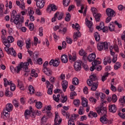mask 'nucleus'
<instances>
[{"mask_svg":"<svg viewBox=\"0 0 125 125\" xmlns=\"http://www.w3.org/2000/svg\"><path fill=\"white\" fill-rule=\"evenodd\" d=\"M96 110L100 116H103L100 118V122H101L102 124H108V121L106 118V116L107 115V108L103 106V103H102L101 105L96 108Z\"/></svg>","mask_w":125,"mask_h":125,"instance_id":"obj_1","label":"nucleus"},{"mask_svg":"<svg viewBox=\"0 0 125 125\" xmlns=\"http://www.w3.org/2000/svg\"><path fill=\"white\" fill-rule=\"evenodd\" d=\"M87 84L89 86H91V90L95 91L98 87V80L96 74H91L89 76V79L87 81Z\"/></svg>","mask_w":125,"mask_h":125,"instance_id":"obj_2","label":"nucleus"},{"mask_svg":"<svg viewBox=\"0 0 125 125\" xmlns=\"http://www.w3.org/2000/svg\"><path fill=\"white\" fill-rule=\"evenodd\" d=\"M11 22H14L16 25H21L22 23H24V17L21 16L20 17V15H18L15 10L12 11V13L10 19Z\"/></svg>","mask_w":125,"mask_h":125,"instance_id":"obj_3","label":"nucleus"},{"mask_svg":"<svg viewBox=\"0 0 125 125\" xmlns=\"http://www.w3.org/2000/svg\"><path fill=\"white\" fill-rule=\"evenodd\" d=\"M3 43L6 46L4 48V50L5 51H6V52H8V53H9L12 55H13V56H16L17 55L15 50H14L13 48H9V46H10V44L9 43L7 44V43L6 42V41H5L4 43Z\"/></svg>","mask_w":125,"mask_h":125,"instance_id":"obj_4","label":"nucleus"},{"mask_svg":"<svg viewBox=\"0 0 125 125\" xmlns=\"http://www.w3.org/2000/svg\"><path fill=\"white\" fill-rule=\"evenodd\" d=\"M82 105L83 106H81L78 110V114L79 115H83L84 114V109L83 107H87V99L85 98H82Z\"/></svg>","mask_w":125,"mask_h":125,"instance_id":"obj_5","label":"nucleus"},{"mask_svg":"<svg viewBox=\"0 0 125 125\" xmlns=\"http://www.w3.org/2000/svg\"><path fill=\"white\" fill-rule=\"evenodd\" d=\"M98 49L100 51L102 50H107L108 49V43L107 42H102L98 43Z\"/></svg>","mask_w":125,"mask_h":125,"instance_id":"obj_6","label":"nucleus"},{"mask_svg":"<svg viewBox=\"0 0 125 125\" xmlns=\"http://www.w3.org/2000/svg\"><path fill=\"white\" fill-rule=\"evenodd\" d=\"M91 10L93 13V15L95 19L96 22H99L100 21V18L101 17V15L100 14H96L97 12V9L96 8H91Z\"/></svg>","mask_w":125,"mask_h":125,"instance_id":"obj_7","label":"nucleus"},{"mask_svg":"<svg viewBox=\"0 0 125 125\" xmlns=\"http://www.w3.org/2000/svg\"><path fill=\"white\" fill-rule=\"evenodd\" d=\"M27 14L29 16L30 21H35V17H34V14H35V12L34 11V9L31 7L28 8L27 9Z\"/></svg>","mask_w":125,"mask_h":125,"instance_id":"obj_8","label":"nucleus"},{"mask_svg":"<svg viewBox=\"0 0 125 125\" xmlns=\"http://www.w3.org/2000/svg\"><path fill=\"white\" fill-rule=\"evenodd\" d=\"M28 66H29V63L27 62H21V64H19V67H20V70H21L22 68H23V70H25V72H29V69L28 68Z\"/></svg>","mask_w":125,"mask_h":125,"instance_id":"obj_9","label":"nucleus"},{"mask_svg":"<svg viewBox=\"0 0 125 125\" xmlns=\"http://www.w3.org/2000/svg\"><path fill=\"white\" fill-rule=\"evenodd\" d=\"M68 58L70 62H75L77 60V52L73 51L71 54H68Z\"/></svg>","mask_w":125,"mask_h":125,"instance_id":"obj_10","label":"nucleus"},{"mask_svg":"<svg viewBox=\"0 0 125 125\" xmlns=\"http://www.w3.org/2000/svg\"><path fill=\"white\" fill-rule=\"evenodd\" d=\"M62 122V119H60V117L58 115V113L55 112V117L54 119V125H59Z\"/></svg>","mask_w":125,"mask_h":125,"instance_id":"obj_11","label":"nucleus"},{"mask_svg":"<svg viewBox=\"0 0 125 125\" xmlns=\"http://www.w3.org/2000/svg\"><path fill=\"white\" fill-rule=\"evenodd\" d=\"M74 67L76 71H80L82 69V61H77L75 62L74 64Z\"/></svg>","mask_w":125,"mask_h":125,"instance_id":"obj_12","label":"nucleus"},{"mask_svg":"<svg viewBox=\"0 0 125 125\" xmlns=\"http://www.w3.org/2000/svg\"><path fill=\"white\" fill-rule=\"evenodd\" d=\"M45 4V0H38V2L36 3L37 7L42 9L44 6Z\"/></svg>","mask_w":125,"mask_h":125,"instance_id":"obj_13","label":"nucleus"},{"mask_svg":"<svg viewBox=\"0 0 125 125\" xmlns=\"http://www.w3.org/2000/svg\"><path fill=\"white\" fill-rule=\"evenodd\" d=\"M4 42H6L7 44H8V43H9V44H10V43H11V42H14V38H13V37H12V36H8L7 37V39H5L3 38V43H4Z\"/></svg>","mask_w":125,"mask_h":125,"instance_id":"obj_14","label":"nucleus"},{"mask_svg":"<svg viewBox=\"0 0 125 125\" xmlns=\"http://www.w3.org/2000/svg\"><path fill=\"white\" fill-rule=\"evenodd\" d=\"M106 12L108 17H114V15H115V12L112 9L107 8L106 10Z\"/></svg>","mask_w":125,"mask_h":125,"instance_id":"obj_15","label":"nucleus"},{"mask_svg":"<svg viewBox=\"0 0 125 125\" xmlns=\"http://www.w3.org/2000/svg\"><path fill=\"white\" fill-rule=\"evenodd\" d=\"M46 10L47 12H50L51 11H56V10H57V8H56V6L55 5L51 4L47 7Z\"/></svg>","mask_w":125,"mask_h":125,"instance_id":"obj_16","label":"nucleus"},{"mask_svg":"<svg viewBox=\"0 0 125 125\" xmlns=\"http://www.w3.org/2000/svg\"><path fill=\"white\" fill-rule=\"evenodd\" d=\"M59 61L58 59H57V60H51L50 62H49V65H53V66H54V67H58V66H59Z\"/></svg>","mask_w":125,"mask_h":125,"instance_id":"obj_17","label":"nucleus"},{"mask_svg":"<svg viewBox=\"0 0 125 125\" xmlns=\"http://www.w3.org/2000/svg\"><path fill=\"white\" fill-rule=\"evenodd\" d=\"M42 72L45 75H46V76H48L49 77L52 75V71L49 68H43Z\"/></svg>","mask_w":125,"mask_h":125,"instance_id":"obj_18","label":"nucleus"},{"mask_svg":"<svg viewBox=\"0 0 125 125\" xmlns=\"http://www.w3.org/2000/svg\"><path fill=\"white\" fill-rule=\"evenodd\" d=\"M109 111L111 113H116L117 112V106L115 104H109L108 106Z\"/></svg>","mask_w":125,"mask_h":125,"instance_id":"obj_19","label":"nucleus"},{"mask_svg":"<svg viewBox=\"0 0 125 125\" xmlns=\"http://www.w3.org/2000/svg\"><path fill=\"white\" fill-rule=\"evenodd\" d=\"M95 58H96V55H95V53H91L87 57V59L89 62H92L93 61H95Z\"/></svg>","mask_w":125,"mask_h":125,"instance_id":"obj_20","label":"nucleus"},{"mask_svg":"<svg viewBox=\"0 0 125 125\" xmlns=\"http://www.w3.org/2000/svg\"><path fill=\"white\" fill-rule=\"evenodd\" d=\"M95 96L98 99V98H99V97H100L102 99V101H103V100H104V99L106 98V96H105V94L103 93H96Z\"/></svg>","mask_w":125,"mask_h":125,"instance_id":"obj_21","label":"nucleus"},{"mask_svg":"<svg viewBox=\"0 0 125 125\" xmlns=\"http://www.w3.org/2000/svg\"><path fill=\"white\" fill-rule=\"evenodd\" d=\"M10 69L11 70V72L12 73L16 72V73H19L20 70V67H19V65H18V66L14 68V66H11L10 67Z\"/></svg>","mask_w":125,"mask_h":125,"instance_id":"obj_22","label":"nucleus"},{"mask_svg":"<svg viewBox=\"0 0 125 125\" xmlns=\"http://www.w3.org/2000/svg\"><path fill=\"white\" fill-rule=\"evenodd\" d=\"M4 110H5L6 112H11L13 110V105L11 104H7L6 105L5 109Z\"/></svg>","mask_w":125,"mask_h":125,"instance_id":"obj_23","label":"nucleus"},{"mask_svg":"<svg viewBox=\"0 0 125 125\" xmlns=\"http://www.w3.org/2000/svg\"><path fill=\"white\" fill-rule=\"evenodd\" d=\"M64 16V14L63 13H60L59 12H57L55 14V17H57L58 20H61L63 18V16Z\"/></svg>","mask_w":125,"mask_h":125,"instance_id":"obj_24","label":"nucleus"},{"mask_svg":"<svg viewBox=\"0 0 125 125\" xmlns=\"http://www.w3.org/2000/svg\"><path fill=\"white\" fill-rule=\"evenodd\" d=\"M62 86L63 91H66V89H67V87H68V82L66 80H63Z\"/></svg>","mask_w":125,"mask_h":125,"instance_id":"obj_25","label":"nucleus"},{"mask_svg":"<svg viewBox=\"0 0 125 125\" xmlns=\"http://www.w3.org/2000/svg\"><path fill=\"white\" fill-rule=\"evenodd\" d=\"M47 116L46 115H44L42 118H41V125H45V124H46V122H47L48 120Z\"/></svg>","mask_w":125,"mask_h":125,"instance_id":"obj_26","label":"nucleus"},{"mask_svg":"<svg viewBox=\"0 0 125 125\" xmlns=\"http://www.w3.org/2000/svg\"><path fill=\"white\" fill-rule=\"evenodd\" d=\"M61 59L62 63H67L68 62V56L66 55H63L61 57Z\"/></svg>","mask_w":125,"mask_h":125,"instance_id":"obj_27","label":"nucleus"},{"mask_svg":"<svg viewBox=\"0 0 125 125\" xmlns=\"http://www.w3.org/2000/svg\"><path fill=\"white\" fill-rule=\"evenodd\" d=\"M110 54L113 56L112 62L113 63H116V62H117V55H115V52H113V51L111 50V48H110Z\"/></svg>","mask_w":125,"mask_h":125,"instance_id":"obj_28","label":"nucleus"},{"mask_svg":"<svg viewBox=\"0 0 125 125\" xmlns=\"http://www.w3.org/2000/svg\"><path fill=\"white\" fill-rule=\"evenodd\" d=\"M112 62V60H111V58L107 57L106 58H105L104 59V65H107V63H108L110 64Z\"/></svg>","mask_w":125,"mask_h":125,"instance_id":"obj_29","label":"nucleus"},{"mask_svg":"<svg viewBox=\"0 0 125 125\" xmlns=\"http://www.w3.org/2000/svg\"><path fill=\"white\" fill-rule=\"evenodd\" d=\"M62 114L64 117H66V119H69L70 118V113L68 112H66L65 110H62Z\"/></svg>","mask_w":125,"mask_h":125,"instance_id":"obj_30","label":"nucleus"},{"mask_svg":"<svg viewBox=\"0 0 125 125\" xmlns=\"http://www.w3.org/2000/svg\"><path fill=\"white\" fill-rule=\"evenodd\" d=\"M94 37L96 42H99L100 41V35L98 32H96L94 33Z\"/></svg>","mask_w":125,"mask_h":125,"instance_id":"obj_31","label":"nucleus"},{"mask_svg":"<svg viewBox=\"0 0 125 125\" xmlns=\"http://www.w3.org/2000/svg\"><path fill=\"white\" fill-rule=\"evenodd\" d=\"M104 22H101L100 25L99 26H97L96 27V29L97 30H98L99 31H102V29H103L104 27Z\"/></svg>","mask_w":125,"mask_h":125,"instance_id":"obj_32","label":"nucleus"},{"mask_svg":"<svg viewBox=\"0 0 125 125\" xmlns=\"http://www.w3.org/2000/svg\"><path fill=\"white\" fill-rule=\"evenodd\" d=\"M108 28L110 32H113L115 30V26H114V22H112L110 23Z\"/></svg>","mask_w":125,"mask_h":125,"instance_id":"obj_33","label":"nucleus"},{"mask_svg":"<svg viewBox=\"0 0 125 125\" xmlns=\"http://www.w3.org/2000/svg\"><path fill=\"white\" fill-rule=\"evenodd\" d=\"M31 76L33 78H37L38 77V73H36V70L32 69L31 72Z\"/></svg>","mask_w":125,"mask_h":125,"instance_id":"obj_34","label":"nucleus"},{"mask_svg":"<svg viewBox=\"0 0 125 125\" xmlns=\"http://www.w3.org/2000/svg\"><path fill=\"white\" fill-rule=\"evenodd\" d=\"M80 37H81V32L78 31L76 33L75 35H74L73 38L75 41H77V40L78 39V38H80Z\"/></svg>","mask_w":125,"mask_h":125,"instance_id":"obj_35","label":"nucleus"},{"mask_svg":"<svg viewBox=\"0 0 125 125\" xmlns=\"http://www.w3.org/2000/svg\"><path fill=\"white\" fill-rule=\"evenodd\" d=\"M62 2L64 6H68L70 5L71 0H63Z\"/></svg>","mask_w":125,"mask_h":125,"instance_id":"obj_36","label":"nucleus"},{"mask_svg":"<svg viewBox=\"0 0 125 125\" xmlns=\"http://www.w3.org/2000/svg\"><path fill=\"white\" fill-rule=\"evenodd\" d=\"M73 104L76 107H79V106H80V104H81V102L80 101V100L78 99L74 100Z\"/></svg>","mask_w":125,"mask_h":125,"instance_id":"obj_37","label":"nucleus"},{"mask_svg":"<svg viewBox=\"0 0 125 125\" xmlns=\"http://www.w3.org/2000/svg\"><path fill=\"white\" fill-rule=\"evenodd\" d=\"M17 86H19V87H20L21 90H24V85H23V84H20V80H18Z\"/></svg>","mask_w":125,"mask_h":125,"instance_id":"obj_38","label":"nucleus"},{"mask_svg":"<svg viewBox=\"0 0 125 125\" xmlns=\"http://www.w3.org/2000/svg\"><path fill=\"white\" fill-rule=\"evenodd\" d=\"M72 83L75 85H77V84H79V79L77 78H74L72 80Z\"/></svg>","mask_w":125,"mask_h":125,"instance_id":"obj_39","label":"nucleus"},{"mask_svg":"<svg viewBox=\"0 0 125 125\" xmlns=\"http://www.w3.org/2000/svg\"><path fill=\"white\" fill-rule=\"evenodd\" d=\"M36 107L37 109H42V103L41 102L36 103Z\"/></svg>","mask_w":125,"mask_h":125,"instance_id":"obj_40","label":"nucleus"},{"mask_svg":"<svg viewBox=\"0 0 125 125\" xmlns=\"http://www.w3.org/2000/svg\"><path fill=\"white\" fill-rule=\"evenodd\" d=\"M31 111L28 109L26 110L24 113V116H25V118L28 119V116H30Z\"/></svg>","mask_w":125,"mask_h":125,"instance_id":"obj_41","label":"nucleus"},{"mask_svg":"<svg viewBox=\"0 0 125 125\" xmlns=\"http://www.w3.org/2000/svg\"><path fill=\"white\" fill-rule=\"evenodd\" d=\"M26 47L27 49H30L31 48V41L30 40L26 41L25 42Z\"/></svg>","mask_w":125,"mask_h":125,"instance_id":"obj_42","label":"nucleus"},{"mask_svg":"<svg viewBox=\"0 0 125 125\" xmlns=\"http://www.w3.org/2000/svg\"><path fill=\"white\" fill-rule=\"evenodd\" d=\"M28 90L29 92H30L31 94H33L34 93V91H35V89H34V87L32 85H29L28 86Z\"/></svg>","mask_w":125,"mask_h":125,"instance_id":"obj_43","label":"nucleus"},{"mask_svg":"<svg viewBox=\"0 0 125 125\" xmlns=\"http://www.w3.org/2000/svg\"><path fill=\"white\" fill-rule=\"evenodd\" d=\"M6 110H3V113L4 117H5L7 119H8L9 117H10V114L8 113V111H6Z\"/></svg>","mask_w":125,"mask_h":125,"instance_id":"obj_44","label":"nucleus"},{"mask_svg":"<svg viewBox=\"0 0 125 125\" xmlns=\"http://www.w3.org/2000/svg\"><path fill=\"white\" fill-rule=\"evenodd\" d=\"M53 88V85L52 84L50 85V87L48 88L47 93L50 95L52 94V89Z\"/></svg>","mask_w":125,"mask_h":125,"instance_id":"obj_45","label":"nucleus"},{"mask_svg":"<svg viewBox=\"0 0 125 125\" xmlns=\"http://www.w3.org/2000/svg\"><path fill=\"white\" fill-rule=\"evenodd\" d=\"M89 100L91 103H94V104H95V103H96V102H97V100H96V99L93 98V97L90 98L89 99Z\"/></svg>","mask_w":125,"mask_h":125,"instance_id":"obj_46","label":"nucleus"},{"mask_svg":"<svg viewBox=\"0 0 125 125\" xmlns=\"http://www.w3.org/2000/svg\"><path fill=\"white\" fill-rule=\"evenodd\" d=\"M79 55H81V56H83V55H85L86 54V52L84 51L83 49H81L79 52Z\"/></svg>","mask_w":125,"mask_h":125,"instance_id":"obj_47","label":"nucleus"},{"mask_svg":"<svg viewBox=\"0 0 125 125\" xmlns=\"http://www.w3.org/2000/svg\"><path fill=\"white\" fill-rule=\"evenodd\" d=\"M90 115L93 116L94 118H96L97 117V113L96 112H93V111H90L88 117H90Z\"/></svg>","mask_w":125,"mask_h":125,"instance_id":"obj_48","label":"nucleus"},{"mask_svg":"<svg viewBox=\"0 0 125 125\" xmlns=\"http://www.w3.org/2000/svg\"><path fill=\"white\" fill-rule=\"evenodd\" d=\"M101 62L99 61L94 60V62H92V65H94L95 66H97V65L101 64Z\"/></svg>","mask_w":125,"mask_h":125,"instance_id":"obj_49","label":"nucleus"},{"mask_svg":"<svg viewBox=\"0 0 125 125\" xmlns=\"http://www.w3.org/2000/svg\"><path fill=\"white\" fill-rule=\"evenodd\" d=\"M86 25L88 27V28H90L92 26V22L90 21H86Z\"/></svg>","mask_w":125,"mask_h":125,"instance_id":"obj_50","label":"nucleus"},{"mask_svg":"<svg viewBox=\"0 0 125 125\" xmlns=\"http://www.w3.org/2000/svg\"><path fill=\"white\" fill-rule=\"evenodd\" d=\"M66 32H67V28L66 27L63 28L62 29H60L59 33H62L63 35L65 34Z\"/></svg>","mask_w":125,"mask_h":125,"instance_id":"obj_51","label":"nucleus"},{"mask_svg":"<svg viewBox=\"0 0 125 125\" xmlns=\"http://www.w3.org/2000/svg\"><path fill=\"white\" fill-rule=\"evenodd\" d=\"M121 67V63L120 62H116L114 65L115 70H118Z\"/></svg>","mask_w":125,"mask_h":125,"instance_id":"obj_52","label":"nucleus"},{"mask_svg":"<svg viewBox=\"0 0 125 125\" xmlns=\"http://www.w3.org/2000/svg\"><path fill=\"white\" fill-rule=\"evenodd\" d=\"M112 102H114V103L115 102H117V100H118V99L117 98V95H113L112 98Z\"/></svg>","mask_w":125,"mask_h":125,"instance_id":"obj_53","label":"nucleus"},{"mask_svg":"<svg viewBox=\"0 0 125 125\" xmlns=\"http://www.w3.org/2000/svg\"><path fill=\"white\" fill-rule=\"evenodd\" d=\"M78 117H79L78 114H72V117H71L70 120L74 121V120H76V119H77V118H78Z\"/></svg>","mask_w":125,"mask_h":125,"instance_id":"obj_54","label":"nucleus"},{"mask_svg":"<svg viewBox=\"0 0 125 125\" xmlns=\"http://www.w3.org/2000/svg\"><path fill=\"white\" fill-rule=\"evenodd\" d=\"M66 41L67 42V43H69L70 44H71L72 42H73V40H72V39L69 37L66 38Z\"/></svg>","mask_w":125,"mask_h":125,"instance_id":"obj_55","label":"nucleus"},{"mask_svg":"<svg viewBox=\"0 0 125 125\" xmlns=\"http://www.w3.org/2000/svg\"><path fill=\"white\" fill-rule=\"evenodd\" d=\"M113 48L114 49L115 51L116 52H119V46L117 44H114L113 45Z\"/></svg>","mask_w":125,"mask_h":125,"instance_id":"obj_56","label":"nucleus"},{"mask_svg":"<svg viewBox=\"0 0 125 125\" xmlns=\"http://www.w3.org/2000/svg\"><path fill=\"white\" fill-rule=\"evenodd\" d=\"M77 95V93L76 92H72L70 93V99H74V96Z\"/></svg>","mask_w":125,"mask_h":125,"instance_id":"obj_57","label":"nucleus"},{"mask_svg":"<svg viewBox=\"0 0 125 125\" xmlns=\"http://www.w3.org/2000/svg\"><path fill=\"white\" fill-rule=\"evenodd\" d=\"M29 29L31 30V31H33L34 30V23H30L29 25Z\"/></svg>","mask_w":125,"mask_h":125,"instance_id":"obj_58","label":"nucleus"},{"mask_svg":"<svg viewBox=\"0 0 125 125\" xmlns=\"http://www.w3.org/2000/svg\"><path fill=\"white\" fill-rule=\"evenodd\" d=\"M37 63L39 64V65H42V59L39 58L37 61Z\"/></svg>","mask_w":125,"mask_h":125,"instance_id":"obj_59","label":"nucleus"},{"mask_svg":"<svg viewBox=\"0 0 125 125\" xmlns=\"http://www.w3.org/2000/svg\"><path fill=\"white\" fill-rule=\"evenodd\" d=\"M16 88V86H15V84H12L10 85V89L11 91H14Z\"/></svg>","mask_w":125,"mask_h":125,"instance_id":"obj_60","label":"nucleus"},{"mask_svg":"<svg viewBox=\"0 0 125 125\" xmlns=\"http://www.w3.org/2000/svg\"><path fill=\"white\" fill-rule=\"evenodd\" d=\"M17 44L20 47H22L23 46V42L19 41L17 42Z\"/></svg>","mask_w":125,"mask_h":125,"instance_id":"obj_61","label":"nucleus"},{"mask_svg":"<svg viewBox=\"0 0 125 125\" xmlns=\"http://www.w3.org/2000/svg\"><path fill=\"white\" fill-rule=\"evenodd\" d=\"M118 115L121 117V118H122V119H125V113H122L121 112H119L118 113Z\"/></svg>","mask_w":125,"mask_h":125,"instance_id":"obj_62","label":"nucleus"},{"mask_svg":"<svg viewBox=\"0 0 125 125\" xmlns=\"http://www.w3.org/2000/svg\"><path fill=\"white\" fill-rule=\"evenodd\" d=\"M120 103H125V96H123V98L120 99Z\"/></svg>","mask_w":125,"mask_h":125,"instance_id":"obj_63","label":"nucleus"},{"mask_svg":"<svg viewBox=\"0 0 125 125\" xmlns=\"http://www.w3.org/2000/svg\"><path fill=\"white\" fill-rule=\"evenodd\" d=\"M68 125H75V122L73 120H69Z\"/></svg>","mask_w":125,"mask_h":125,"instance_id":"obj_64","label":"nucleus"}]
</instances>
